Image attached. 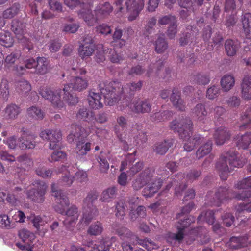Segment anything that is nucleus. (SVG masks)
Wrapping results in <instances>:
<instances>
[{"label":"nucleus","mask_w":251,"mask_h":251,"mask_svg":"<svg viewBox=\"0 0 251 251\" xmlns=\"http://www.w3.org/2000/svg\"><path fill=\"white\" fill-rule=\"evenodd\" d=\"M22 136L19 139V146L22 149H33L35 147V142L30 140H34L35 136L32 135L27 129H21Z\"/></svg>","instance_id":"18"},{"label":"nucleus","mask_w":251,"mask_h":251,"mask_svg":"<svg viewBox=\"0 0 251 251\" xmlns=\"http://www.w3.org/2000/svg\"><path fill=\"white\" fill-rule=\"evenodd\" d=\"M248 237H232L230 238L229 246L230 248L237 249L241 247H246L248 245Z\"/></svg>","instance_id":"31"},{"label":"nucleus","mask_w":251,"mask_h":251,"mask_svg":"<svg viewBox=\"0 0 251 251\" xmlns=\"http://www.w3.org/2000/svg\"><path fill=\"white\" fill-rule=\"evenodd\" d=\"M0 158L2 160L6 161L11 163L15 161V157L4 150V148L1 147L0 149Z\"/></svg>","instance_id":"56"},{"label":"nucleus","mask_w":251,"mask_h":251,"mask_svg":"<svg viewBox=\"0 0 251 251\" xmlns=\"http://www.w3.org/2000/svg\"><path fill=\"white\" fill-rule=\"evenodd\" d=\"M234 84V78L231 75H225L221 80L222 88L225 91H228L230 90L233 87Z\"/></svg>","instance_id":"38"},{"label":"nucleus","mask_w":251,"mask_h":251,"mask_svg":"<svg viewBox=\"0 0 251 251\" xmlns=\"http://www.w3.org/2000/svg\"><path fill=\"white\" fill-rule=\"evenodd\" d=\"M242 97L245 100L251 99V76L246 75L241 83Z\"/></svg>","instance_id":"24"},{"label":"nucleus","mask_w":251,"mask_h":251,"mask_svg":"<svg viewBox=\"0 0 251 251\" xmlns=\"http://www.w3.org/2000/svg\"><path fill=\"white\" fill-rule=\"evenodd\" d=\"M28 218L37 229L39 228L40 226L44 225L46 223L40 216L31 215Z\"/></svg>","instance_id":"58"},{"label":"nucleus","mask_w":251,"mask_h":251,"mask_svg":"<svg viewBox=\"0 0 251 251\" xmlns=\"http://www.w3.org/2000/svg\"><path fill=\"white\" fill-rule=\"evenodd\" d=\"M114 231L120 237L121 239L124 241L122 243L123 251H133V248L131 245L126 242H131L132 240L136 238L129 229L125 227L120 226L119 224H115L112 226Z\"/></svg>","instance_id":"13"},{"label":"nucleus","mask_w":251,"mask_h":251,"mask_svg":"<svg viewBox=\"0 0 251 251\" xmlns=\"http://www.w3.org/2000/svg\"><path fill=\"white\" fill-rule=\"evenodd\" d=\"M245 163V160L239 159L235 152H227L221 155L216 163V167L219 171L221 178L226 180L228 173L233 170L232 168L242 167Z\"/></svg>","instance_id":"9"},{"label":"nucleus","mask_w":251,"mask_h":251,"mask_svg":"<svg viewBox=\"0 0 251 251\" xmlns=\"http://www.w3.org/2000/svg\"><path fill=\"white\" fill-rule=\"evenodd\" d=\"M65 153L62 151H54L49 158V160L50 162L60 161L66 158Z\"/></svg>","instance_id":"55"},{"label":"nucleus","mask_w":251,"mask_h":251,"mask_svg":"<svg viewBox=\"0 0 251 251\" xmlns=\"http://www.w3.org/2000/svg\"><path fill=\"white\" fill-rule=\"evenodd\" d=\"M76 118L78 120L86 121L89 123L93 122L95 120L94 113L88 111L86 108L80 109L76 114Z\"/></svg>","instance_id":"34"},{"label":"nucleus","mask_w":251,"mask_h":251,"mask_svg":"<svg viewBox=\"0 0 251 251\" xmlns=\"http://www.w3.org/2000/svg\"><path fill=\"white\" fill-rule=\"evenodd\" d=\"M65 170L67 171V173L65 174V176L63 177L61 179V181L60 182L59 184L58 185H56L55 184H53L51 186V187L53 185L55 186V190L58 191H60L62 194L64 195L61 191L59 189V187L60 186H69L71 185L74 181V177H73L71 175L72 173L70 170L67 169L65 166H62L61 167V169H59V172H64Z\"/></svg>","instance_id":"22"},{"label":"nucleus","mask_w":251,"mask_h":251,"mask_svg":"<svg viewBox=\"0 0 251 251\" xmlns=\"http://www.w3.org/2000/svg\"><path fill=\"white\" fill-rule=\"evenodd\" d=\"M49 62L48 60L43 57L37 58L36 72L37 74L41 75L47 74L50 70Z\"/></svg>","instance_id":"28"},{"label":"nucleus","mask_w":251,"mask_h":251,"mask_svg":"<svg viewBox=\"0 0 251 251\" xmlns=\"http://www.w3.org/2000/svg\"><path fill=\"white\" fill-rule=\"evenodd\" d=\"M173 144L172 140H165L163 142L158 143L155 148L157 153L163 155L168 151Z\"/></svg>","instance_id":"45"},{"label":"nucleus","mask_w":251,"mask_h":251,"mask_svg":"<svg viewBox=\"0 0 251 251\" xmlns=\"http://www.w3.org/2000/svg\"><path fill=\"white\" fill-rule=\"evenodd\" d=\"M70 72L69 75L68 72L66 73L69 82L64 84L63 90L60 88L54 89L47 86H42L39 90V93L43 98L49 100L54 107L59 109L64 107V101L69 105L76 104L78 101V98L74 96L72 92L73 90L83 91L88 85L87 78L75 76L78 74L84 75L86 72L84 69L72 68Z\"/></svg>","instance_id":"1"},{"label":"nucleus","mask_w":251,"mask_h":251,"mask_svg":"<svg viewBox=\"0 0 251 251\" xmlns=\"http://www.w3.org/2000/svg\"><path fill=\"white\" fill-rule=\"evenodd\" d=\"M196 82L199 85H206L209 81V77L205 74H198L195 77Z\"/></svg>","instance_id":"61"},{"label":"nucleus","mask_w":251,"mask_h":251,"mask_svg":"<svg viewBox=\"0 0 251 251\" xmlns=\"http://www.w3.org/2000/svg\"><path fill=\"white\" fill-rule=\"evenodd\" d=\"M102 229L103 228L101 223L97 222L90 226L88 232L91 235H97L101 233Z\"/></svg>","instance_id":"50"},{"label":"nucleus","mask_w":251,"mask_h":251,"mask_svg":"<svg viewBox=\"0 0 251 251\" xmlns=\"http://www.w3.org/2000/svg\"><path fill=\"white\" fill-rule=\"evenodd\" d=\"M170 128L175 132H177L181 139L186 140L184 149L186 151H192L203 140V137L199 135L191 138L192 134L193 124L188 119H176L173 121L170 124Z\"/></svg>","instance_id":"4"},{"label":"nucleus","mask_w":251,"mask_h":251,"mask_svg":"<svg viewBox=\"0 0 251 251\" xmlns=\"http://www.w3.org/2000/svg\"><path fill=\"white\" fill-rule=\"evenodd\" d=\"M192 113L199 122L205 123L207 121V112L203 104H197L193 109Z\"/></svg>","instance_id":"26"},{"label":"nucleus","mask_w":251,"mask_h":251,"mask_svg":"<svg viewBox=\"0 0 251 251\" xmlns=\"http://www.w3.org/2000/svg\"><path fill=\"white\" fill-rule=\"evenodd\" d=\"M239 44L238 41L227 40L225 44V50L228 56H234L238 50Z\"/></svg>","instance_id":"33"},{"label":"nucleus","mask_w":251,"mask_h":251,"mask_svg":"<svg viewBox=\"0 0 251 251\" xmlns=\"http://www.w3.org/2000/svg\"><path fill=\"white\" fill-rule=\"evenodd\" d=\"M237 145L239 148L247 149L251 142V134L246 133L237 139Z\"/></svg>","instance_id":"41"},{"label":"nucleus","mask_w":251,"mask_h":251,"mask_svg":"<svg viewBox=\"0 0 251 251\" xmlns=\"http://www.w3.org/2000/svg\"><path fill=\"white\" fill-rule=\"evenodd\" d=\"M14 42L9 32L0 29V43L6 47H10L12 46Z\"/></svg>","instance_id":"36"},{"label":"nucleus","mask_w":251,"mask_h":251,"mask_svg":"<svg viewBox=\"0 0 251 251\" xmlns=\"http://www.w3.org/2000/svg\"><path fill=\"white\" fill-rule=\"evenodd\" d=\"M26 191L25 189H22L19 187H16L13 191L12 194H9L7 198V201L13 205H15L16 202L20 201L24 197Z\"/></svg>","instance_id":"25"},{"label":"nucleus","mask_w":251,"mask_h":251,"mask_svg":"<svg viewBox=\"0 0 251 251\" xmlns=\"http://www.w3.org/2000/svg\"><path fill=\"white\" fill-rule=\"evenodd\" d=\"M170 99L173 105L176 109L180 111H183L185 109L184 102L180 98V92L179 91L174 89Z\"/></svg>","instance_id":"30"},{"label":"nucleus","mask_w":251,"mask_h":251,"mask_svg":"<svg viewBox=\"0 0 251 251\" xmlns=\"http://www.w3.org/2000/svg\"><path fill=\"white\" fill-rule=\"evenodd\" d=\"M91 143L90 142L85 143L83 140L78 141L75 148L76 153L78 157L87 154L91 150Z\"/></svg>","instance_id":"32"},{"label":"nucleus","mask_w":251,"mask_h":251,"mask_svg":"<svg viewBox=\"0 0 251 251\" xmlns=\"http://www.w3.org/2000/svg\"><path fill=\"white\" fill-rule=\"evenodd\" d=\"M230 137V133L228 130L224 127L218 128L214 134V138L217 145H221L229 140Z\"/></svg>","instance_id":"20"},{"label":"nucleus","mask_w":251,"mask_h":251,"mask_svg":"<svg viewBox=\"0 0 251 251\" xmlns=\"http://www.w3.org/2000/svg\"><path fill=\"white\" fill-rule=\"evenodd\" d=\"M21 51L20 50H16L7 55L4 63V69L7 71H11L13 68L14 63L16 60L19 59L21 56Z\"/></svg>","instance_id":"29"},{"label":"nucleus","mask_w":251,"mask_h":251,"mask_svg":"<svg viewBox=\"0 0 251 251\" xmlns=\"http://www.w3.org/2000/svg\"><path fill=\"white\" fill-rule=\"evenodd\" d=\"M212 149V142L208 141L198 150L196 155L198 158L203 157L210 152Z\"/></svg>","instance_id":"44"},{"label":"nucleus","mask_w":251,"mask_h":251,"mask_svg":"<svg viewBox=\"0 0 251 251\" xmlns=\"http://www.w3.org/2000/svg\"><path fill=\"white\" fill-rule=\"evenodd\" d=\"M81 127L75 124H73L71 126V131L69 135L67 136V141L69 143H72L75 139L79 138L81 134Z\"/></svg>","instance_id":"39"},{"label":"nucleus","mask_w":251,"mask_h":251,"mask_svg":"<svg viewBox=\"0 0 251 251\" xmlns=\"http://www.w3.org/2000/svg\"><path fill=\"white\" fill-rule=\"evenodd\" d=\"M20 10V4L14 3L11 7L7 8L3 12V17L4 19H11L16 15Z\"/></svg>","instance_id":"43"},{"label":"nucleus","mask_w":251,"mask_h":251,"mask_svg":"<svg viewBox=\"0 0 251 251\" xmlns=\"http://www.w3.org/2000/svg\"><path fill=\"white\" fill-rule=\"evenodd\" d=\"M136 151H134L133 153L127 154V155L126 156V160L123 161L121 163L120 168L121 171L125 170L126 168V166L128 164L127 162H128L129 163H131L135 160V156H136Z\"/></svg>","instance_id":"57"},{"label":"nucleus","mask_w":251,"mask_h":251,"mask_svg":"<svg viewBox=\"0 0 251 251\" xmlns=\"http://www.w3.org/2000/svg\"><path fill=\"white\" fill-rule=\"evenodd\" d=\"M17 161L23 167L27 169H30L33 166V161L31 157L27 154H23L17 158Z\"/></svg>","instance_id":"42"},{"label":"nucleus","mask_w":251,"mask_h":251,"mask_svg":"<svg viewBox=\"0 0 251 251\" xmlns=\"http://www.w3.org/2000/svg\"><path fill=\"white\" fill-rule=\"evenodd\" d=\"M82 9L79 11V15L82 18L89 26H92L99 19L102 18L112 12L113 8L108 2L100 3L95 11V16L92 14L91 3L80 4Z\"/></svg>","instance_id":"7"},{"label":"nucleus","mask_w":251,"mask_h":251,"mask_svg":"<svg viewBox=\"0 0 251 251\" xmlns=\"http://www.w3.org/2000/svg\"><path fill=\"white\" fill-rule=\"evenodd\" d=\"M219 91V88L218 86H213L209 88L206 92V97L212 100L217 97Z\"/></svg>","instance_id":"62"},{"label":"nucleus","mask_w":251,"mask_h":251,"mask_svg":"<svg viewBox=\"0 0 251 251\" xmlns=\"http://www.w3.org/2000/svg\"><path fill=\"white\" fill-rule=\"evenodd\" d=\"M242 119L244 122V125L240 126L241 129L244 127L245 128L251 127V109L246 112L242 117Z\"/></svg>","instance_id":"63"},{"label":"nucleus","mask_w":251,"mask_h":251,"mask_svg":"<svg viewBox=\"0 0 251 251\" xmlns=\"http://www.w3.org/2000/svg\"><path fill=\"white\" fill-rule=\"evenodd\" d=\"M0 90L2 97L4 99H7L9 95V86L7 79H2L0 84Z\"/></svg>","instance_id":"60"},{"label":"nucleus","mask_w":251,"mask_h":251,"mask_svg":"<svg viewBox=\"0 0 251 251\" xmlns=\"http://www.w3.org/2000/svg\"><path fill=\"white\" fill-rule=\"evenodd\" d=\"M31 90V85L25 80L21 81L18 84L17 91L23 95H26Z\"/></svg>","instance_id":"49"},{"label":"nucleus","mask_w":251,"mask_h":251,"mask_svg":"<svg viewBox=\"0 0 251 251\" xmlns=\"http://www.w3.org/2000/svg\"><path fill=\"white\" fill-rule=\"evenodd\" d=\"M28 191L27 198L36 203H42L45 200L44 195L47 188V185L43 182L37 180L34 182Z\"/></svg>","instance_id":"11"},{"label":"nucleus","mask_w":251,"mask_h":251,"mask_svg":"<svg viewBox=\"0 0 251 251\" xmlns=\"http://www.w3.org/2000/svg\"><path fill=\"white\" fill-rule=\"evenodd\" d=\"M98 194L96 192L88 193L83 202V214L81 223L88 225L97 215L98 211L93 205L94 201L97 200Z\"/></svg>","instance_id":"10"},{"label":"nucleus","mask_w":251,"mask_h":251,"mask_svg":"<svg viewBox=\"0 0 251 251\" xmlns=\"http://www.w3.org/2000/svg\"><path fill=\"white\" fill-rule=\"evenodd\" d=\"M52 195L56 198L57 204L54 206L55 210L65 215V218L63 221L64 225L67 227L75 226L79 216L78 208L76 206L72 205L65 211V207L69 204V199L65 195L55 190L54 185L52 187Z\"/></svg>","instance_id":"6"},{"label":"nucleus","mask_w":251,"mask_h":251,"mask_svg":"<svg viewBox=\"0 0 251 251\" xmlns=\"http://www.w3.org/2000/svg\"><path fill=\"white\" fill-rule=\"evenodd\" d=\"M29 117L36 120L42 119L44 117V113L38 107L32 106L27 110Z\"/></svg>","instance_id":"40"},{"label":"nucleus","mask_w":251,"mask_h":251,"mask_svg":"<svg viewBox=\"0 0 251 251\" xmlns=\"http://www.w3.org/2000/svg\"><path fill=\"white\" fill-rule=\"evenodd\" d=\"M167 48V44L164 37H159L155 42V50L158 53L163 52Z\"/></svg>","instance_id":"54"},{"label":"nucleus","mask_w":251,"mask_h":251,"mask_svg":"<svg viewBox=\"0 0 251 251\" xmlns=\"http://www.w3.org/2000/svg\"><path fill=\"white\" fill-rule=\"evenodd\" d=\"M121 86L117 81L111 82L108 84H100V92L104 97L106 104L112 106L118 103L121 110L128 107L131 111L136 113H146L151 110V105L147 101L134 100L130 102V98L123 96V93L128 92V90L123 87L121 89Z\"/></svg>","instance_id":"2"},{"label":"nucleus","mask_w":251,"mask_h":251,"mask_svg":"<svg viewBox=\"0 0 251 251\" xmlns=\"http://www.w3.org/2000/svg\"><path fill=\"white\" fill-rule=\"evenodd\" d=\"M192 3V1H187L185 2L182 1V0H179V5L181 7H183L185 8L184 9L181 10L180 12V14L182 18L185 19L189 15L188 8L191 6Z\"/></svg>","instance_id":"52"},{"label":"nucleus","mask_w":251,"mask_h":251,"mask_svg":"<svg viewBox=\"0 0 251 251\" xmlns=\"http://www.w3.org/2000/svg\"><path fill=\"white\" fill-rule=\"evenodd\" d=\"M80 46L78 49V53L80 57L83 59L91 56L94 53L95 49V45L92 39L89 40V42H86Z\"/></svg>","instance_id":"21"},{"label":"nucleus","mask_w":251,"mask_h":251,"mask_svg":"<svg viewBox=\"0 0 251 251\" xmlns=\"http://www.w3.org/2000/svg\"><path fill=\"white\" fill-rule=\"evenodd\" d=\"M40 136L43 139L50 142V148L55 149L60 147L59 141L62 138V134L60 130L46 129L42 131Z\"/></svg>","instance_id":"15"},{"label":"nucleus","mask_w":251,"mask_h":251,"mask_svg":"<svg viewBox=\"0 0 251 251\" xmlns=\"http://www.w3.org/2000/svg\"><path fill=\"white\" fill-rule=\"evenodd\" d=\"M196 234L197 238L200 237L201 238V244L206 243L209 240L207 230L205 228L201 227L197 229H193L191 231V235H196Z\"/></svg>","instance_id":"35"},{"label":"nucleus","mask_w":251,"mask_h":251,"mask_svg":"<svg viewBox=\"0 0 251 251\" xmlns=\"http://www.w3.org/2000/svg\"><path fill=\"white\" fill-rule=\"evenodd\" d=\"M122 35V31L120 29H116L113 35V45L118 47H121L125 45L126 41L121 39Z\"/></svg>","instance_id":"46"},{"label":"nucleus","mask_w":251,"mask_h":251,"mask_svg":"<svg viewBox=\"0 0 251 251\" xmlns=\"http://www.w3.org/2000/svg\"><path fill=\"white\" fill-rule=\"evenodd\" d=\"M172 113L170 111H164L163 112H157L151 116V120L154 122H160L162 120L167 119L168 117L171 116Z\"/></svg>","instance_id":"51"},{"label":"nucleus","mask_w":251,"mask_h":251,"mask_svg":"<svg viewBox=\"0 0 251 251\" xmlns=\"http://www.w3.org/2000/svg\"><path fill=\"white\" fill-rule=\"evenodd\" d=\"M236 188L243 190L241 194H234L231 193L226 187H220L214 194V197L211 198L212 193H209L206 197L210 201V205L220 206L222 203L226 201L229 198H235L244 201L237 207V212L246 211L251 212V176L239 182Z\"/></svg>","instance_id":"3"},{"label":"nucleus","mask_w":251,"mask_h":251,"mask_svg":"<svg viewBox=\"0 0 251 251\" xmlns=\"http://www.w3.org/2000/svg\"><path fill=\"white\" fill-rule=\"evenodd\" d=\"M194 221V217L191 216L186 219H180L176 225L178 232L176 233H169L167 236V242L171 244H175L176 242L180 243L184 238L185 228Z\"/></svg>","instance_id":"12"},{"label":"nucleus","mask_w":251,"mask_h":251,"mask_svg":"<svg viewBox=\"0 0 251 251\" xmlns=\"http://www.w3.org/2000/svg\"><path fill=\"white\" fill-rule=\"evenodd\" d=\"M214 213L213 211H208L205 213H202L199 216L198 218V222L205 221L209 224L214 223Z\"/></svg>","instance_id":"48"},{"label":"nucleus","mask_w":251,"mask_h":251,"mask_svg":"<svg viewBox=\"0 0 251 251\" xmlns=\"http://www.w3.org/2000/svg\"><path fill=\"white\" fill-rule=\"evenodd\" d=\"M20 113V108L15 104L7 105L3 111V117L6 120H13L16 119Z\"/></svg>","instance_id":"23"},{"label":"nucleus","mask_w":251,"mask_h":251,"mask_svg":"<svg viewBox=\"0 0 251 251\" xmlns=\"http://www.w3.org/2000/svg\"><path fill=\"white\" fill-rule=\"evenodd\" d=\"M154 171L148 168L142 172L132 181V187L135 190H138L147 185L142 191L143 195L146 198L151 197L157 192L162 185V180L154 176Z\"/></svg>","instance_id":"5"},{"label":"nucleus","mask_w":251,"mask_h":251,"mask_svg":"<svg viewBox=\"0 0 251 251\" xmlns=\"http://www.w3.org/2000/svg\"><path fill=\"white\" fill-rule=\"evenodd\" d=\"M126 10L129 13L128 20L133 21L138 16L144 5V0H126Z\"/></svg>","instance_id":"17"},{"label":"nucleus","mask_w":251,"mask_h":251,"mask_svg":"<svg viewBox=\"0 0 251 251\" xmlns=\"http://www.w3.org/2000/svg\"><path fill=\"white\" fill-rule=\"evenodd\" d=\"M141 126L138 124L133 125L131 129L123 136L121 132L115 127V132L122 143L123 149L127 151L140 143L145 142L147 140L146 134L141 130Z\"/></svg>","instance_id":"8"},{"label":"nucleus","mask_w":251,"mask_h":251,"mask_svg":"<svg viewBox=\"0 0 251 251\" xmlns=\"http://www.w3.org/2000/svg\"><path fill=\"white\" fill-rule=\"evenodd\" d=\"M0 227L4 229H10L12 227L9 217L6 214L0 215Z\"/></svg>","instance_id":"53"},{"label":"nucleus","mask_w":251,"mask_h":251,"mask_svg":"<svg viewBox=\"0 0 251 251\" xmlns=\"http://www.w3.org/2000/svg\"><path fill=\"white\" fill-rule=\"evenodd\" d=\"M36 172L38 176L43 178H48L51 176L52 172L50 169H46L44 167H39L36 169Z\"/></svg>","instance_id":"64"},{"label":"nucleus","mask_w":251,"mask_h":251,"mask_svg":"<svg viewBox=\"0 0 251 251\" xmlns=\"http://www.w3.org/2000/svg\"><path fill=\"white\" fill-rule=\"evenodd\" d=\"M138 243L147 249L148 251L151 250L152 249H156L157 248V245L151 241V240L147 239H145L143 240H139Z\"/></svg>","instance_id":"59"},{"label":"nucleus","mask_w":251,"mask_h":251,"mask_svg":"<svg viewBox=\"0 0 251 251\" xmlns=\"http://www.w3.org/2000/svg\"><path fill=\"white\" fill-rule=\"evenodd\" d=\"M242 24L246 38L251 39V14L247 13L244 15Z\"/></svg>","instance_id":"37"},{"label":"nucleus","mask_w":251,"mask_h":251,"mask_svg":"<svg viewBox=\"0 0 251 251\" xmlns=\"http://www.w3.org/2000/svg\"><path fill=\"white\" fill-rule=\"evenodd\" d=\"M19 235L22 239V243H16V246L23 251H32V244L35 239L34 234L23 229L20 231Z\"/></svg>","instance_id":"16"},{"label":"nucleus","mask_w":251,"mask_h":251,"mask_svg":"<svg viewBox=\"0 0 251 251\" xmlns=\"http://www.w3.org/2000/svg\"><path fill=\"white\" fill-rule=\"evenodd\" d=\"M111 54L110 59L112 62L119 63L122 60V57L119 56L117 53L111 49H103L98 51L96 55V60L98 63L103 62L105 59V55L107 53Z\"/></svg>","instance_id":"19"},{"label":"nucleus","mask_w":251,"mask_h":251,"mask_svg":"<svg viewBox=\"0 0 251 251\" xmlns=\"http://www.w3.org/2000/svg\"><path fill=\"white\" fill-rule=\"evenodd\" d=\"M25 25L18 20L14 19L11 23V30L15 33L16 38L23 47L29 50L33 49L32 43L24 35Z\"/></svg>","instance_id":"14"},{"label":"nucleus","mask_w":251,"mask_h":251,"mask_svg":"<svg viewBox=\"0 0 251 251\" xmlns=\"http://www.w3.org/2000/svg\"><path fill=\"white\" fill-rule=\"evenodd\" d=\"M100 96L99 92H96L92 90L90 91L88 97V100L90 106L93 109H98L102 107V104L100 102Z\"/></svg>","instance_id":"27"},{"label":"nucleus","mask_w":251,"mask_h":251,"mask_svg":"<svg viewBox=\"0 0 251 251\" xmlns=\"http://www.w3.org/2000/svg\"><path fill=\"white\" fill-rule=\"evenodd\" d=\"M116 188L112 187L104 190L101 195V199L102 201L109 202L115 197Z\"/></svg>","instance_id":"47"}]
</instances>
